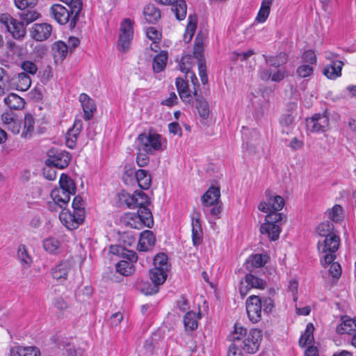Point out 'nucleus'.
Segmentation results:
<instances>
[{
  "mask_svg": "<svg viewBox=\"0 0 356 356\" xmlns=\"http://www.w3.org/2000/svg\"><path fill=\"white\" fill-rule=\"evenodd\" d=\"M201 202L203 211L206 216L215 219L220 218L222 211V203L220 201V190L218 186H211L202 195Z\"/></svg>",
  "mask_w": 356,
  "mask_h": 356,
  "instance_id": "nucleus-1",
  "label": "nucleus"
},
{
  "mask_svg": "<svg viewBox=\"0 0 356 356\" xmlns=\"http://www.w3.org/2000/svg\"><path fill=\"white\" fill-rule=\"evenodd\" d=\"M136 149L152 155L165 148L161 136L154 131L144 132L136 138Z\"/></svg>",
  "mask_w": 356,
  "mask_h": 356,
  "instance_id": "nucleus-2",
  "label": "nucleus"
},
{
  "mask_svg": "<svg viewBox=\"0 0 356 356\" xmlns=\"http://www.w3.org/2000/svg\"><path fill=\"white\" fill-rule=\"evenodd\" d=\"M286 217L280 212L267 214L265 222L260 227V232L266 235L270 240L277 241L282 232L281 226L286 222Z\"/></svg>",
  "mask_w": 356,
  "mask_h": 356,
  "instance_id": "nucleus-3",
  "label": "nucleus"
},
{
  "mask_svg": "<svg viewBox=\"0 0 356 356\" xmlns=\"http://www.w3.org/2000/svg\"><path fill=\"white\" fill-rule=\"evenodd\" d=\"M122 222L131 228L141 229L145 227H152L154 220L149 209L142 207L137 212H127L122 217Z\"/></svg>",
  "mask_w": 356,
  "mask_h": 356,
  "instance_id": "nucleus-4",
  "label": "nucleus"
},
{
  "mask_svg": "<svg viewBox=\"0 0 356 356\" xmlns=\"http://www.w3.org/2000/svg\"><path fill=\"white\" fill-rule=\"evenodd\" d=\"M340 238L337 235H329L323 241H319L318 249L323 266L330 264L336 258V252L339 249Z\"/></svg>",
  "mask_w": 356,
  "mask_h": 356,
  "instance_id": "nucleus-5",
  "label": "nucleus"
},
{
  "mask_svg": "<svg viewBox=\"0 0 356 356\" xmlns=\"http://www.w3.org/2000/svg\"><path fill=\"white\" fill-rule=\"evenodd\" d=\"M284 198L270 190H266L264 197L258 204V209L265 213L269 214L273 212H280L284 207Z\"/></svg>",
  "mask_w": 356,
  "mask_h": 356,
  "instance_id": "nucleus-6",
  "label": "nucleus"
},
{
  "mask_svg": "<svg viewBox=\"0 0 356 356\" xmlns=\"http://www.w3.org/2000/svg\"><path fill=\"white\" fill-rule=\"evenodd\" d=\"M86 211L79 210L70 211L63 209L59 213V219L61 223L69 230L77 229L84 221Z\"/></svg>",
  "mask_w": 356,
  "mask_h": 356,
  "instance_id": "nucleus-7",
  "label": "nucleus"
},
{
  "mask_svg": "<svg viewBox=\"0 0 356 356\" xmlns=\"http://www.w3.org/2000/svg\"><path fill=\"white\" fill-rule=\"evenodd\" d=\"M0 22L5 25L8 31L17 40L22 39L26 35V28L22 22L14 19L8 13L0 15Z\"/></svg>",
  "mask_w": 356,
  "mask_h": 356,
  "instance_id": "nucleus-8",
  "label": "nucleus"
},
{
  "mask_svg": "<svg viewBox=\"0 0 356 356\" xmlns=\"http://www.w3.org/2000/svg\"><path fill=\"white\" fill-rule=\"evenodd\" d=\"M337 56L332 52L325 53V58L330 61L323 70V74L329 79L334 80L341 76L343 63L337 59Z\"/></svg>",
  "mask_w": 356,
  "mask_h": 356,
  "instance_id": "nucleus-9",
  "label": "nucleus"
},
{
  "mask_svg": "<svg viewBox=\"0 0 356 356\" xmlns=\"http://www.w3.org/2000/svg\"><path fill=\"white\" fill-rule=\"evenodd\" d=\"M261 339L262 333L261 330L257 329L251 330L243 339L241 348L244 352L253 354L258 350Z\"/></svg>",
  "mask_w": 356,
  "mask_h": 356,
  "instance_id": "nucleus-10",
  "label": "nucleus"
},
{
  "mask_svg": "<svg viewBox=\"0 0 356 356\" xmlns=\"http://www.w3.org/2000/svg\"><path fill=\"white\" fill-rule=\"evenodd\" d=\"M330 120L325 113H315L306 120L307 130L312 133H323L328 129Z\"/></svg>",
  "mask_w": 356,
  "mask_h": 356,
  "instance_id": "nucleus-11",
  "label": "nucleus"
},
{
  "mask_svg": "<svg viewBox=\"0 0 356 356\" xmlns=\"http://www.w3.org/2000/svg\"><path fill=\"white\" fill-rule=\"evenodd\" d=\"M63 190L56 188L51 191L50 195L52 202H48V208L51 211H57L58 209L63 210L68 204L72 195Z\"/></svg>",
  "mask_w": 356,
  "mask_h": 356,
  "instance_id": "nucleus-12",
  "label": "nucleus"
},
{
  "mask_svg": "<svg viewBox=\"0 0 356 356\" xmlns=\"http://www.w3.org/2000/svg\"><path fill=\"white\" fill-rule=\"evenodd\" d=\"M287 76V71L284 67L281 69L262 68L259 70V76L264 81L280 82Z\"/></svg>",
  "mask_w": 356,
  "mask_h": 356,
  "instance_id": "nucleus-13",
  "label": "nucleus"
},
{
  "mask_svg": "<svg viewBox=\"0 0 356 356\" xmlns=\"http://www.w3.org/2000/svg\"><path fill=\"white\" fill-rule=\"evenodd\" d=\"M52 27L49 24L41 23L34 24L31 30L30 35L32 38L37 41H44L49 38Z\"/></svg>",
  "mask_w": 356,
  "mask_h": 356,
  "instance_id": "nucleus-14",
  "label": "nucleus"
},
{
  "mask_svg": "<svg viewBox=\"0 0 356 356\" xmlns=\"http://www.w3.org/2000/svg\"><path fill=\"white\" fill-rule=\"evenodd\" d=\"M71 160V155L69 152L62 150L56 152L54 155H49L47 163L49 165L57 168L63 169L66 168Z\"/></svg>",
  "mask_w": 356,
  "mask_h": 356,
  "instance_id": "nucleus-15",
  "label": "nucleus"
},
{
  "mask_svg": "<svg viewBox=\"0 0 356 356\" xmlns=\"http://www.w3.org/2000/svg\"><path fill=\"white\" fill-rule=\"evenodd\" d=\"M202 42L197 41V38L195 40V45L194 47V54L198 59V70L199 75L201 79V81L203 84H206L208 82V76L207 73V66L205 60L202 57Z\"/></svg>",
  "mask_w": 356,
  "mask_h": 356,
  "instance_id": "nucleus-16",
  "label": "nucleus"
},
{
  "mask_svg": "<svg viewBox=\"0 0 356 356\" xmlns=\"http://www.w3.org/2000/svg\"><path fill=\"white\" fill-rule=\"evenodd\" d=\"M71 269V262L63 261L51 269L52 277L58 281L63 282L67 280Z\"/></svg>",
  "mask_w": 356,
  "mask_h": 356,
  "instance_id": "nucleus-17",
  "label": "nucleus"
},
{
  "mask_svg": "<svg viewBox=\"0 0 356 356\" xmlns=\"http://www.w3.org/2000/svg\"><path fill=\"white\" fill-rule=\"evenodd\" d=\"M155 236L150 230H145L141 232L138 240V250L146 252L152 249L155 245Z\"/></svg>",
  "mask_w": 356,
  "mask_h": 356,
  "instance_id": "nucleus-18",
  "label": "nucleus"
},
{
  "mask_svg": "<svg viewBox=\"0 0 356 356\" xmlns=\"http://www.w3.org/2000/svg\"><path fill=\"white\" fill-rule=\"evenodd\" d=\"M79 101L84 113V119L86 120H90L94 112L96 111V105L92 99H91L87 94L81 93L79 96Z\"/></svg>",
  "mask_w": 356,
  "mask_h": 356,
  "instance_id": "nucleus-19",
  "label": "nucleus"
},
{
  "mask_svg": "<svg viewBox=\"0 0 356 356\" xmlns=\"http://www.w3.org/2000/svg\"><path fill=\"white\" fill-rule=\"evenodd\" d=\"M82 129V122L81 120H75L73 127L68 130L66 134V145L73 149L75 147L78 136Z\"/></svg>",
  "mask_w": 356,
  "mask_h": 356,
  "instance_id": "nucleus-20",
  "label": "nucleus"
},
{
  "mask_svg": "<svg viewBox=\"0 0 356 356\" xmlns=\"http://www.w3.org/2000/svg\"><path fill=\"white\" fill-rule=\"evenodd\" d=\"M268 257L265 254H254L250 255L245 261V268L252 271L254 268L264 266L268 261Z\"/></svg>",
  "mask_w": 356,
  "mask_h": 356,
  "instance_id": "nucleus-21",
  "label": "nucleus"
},
{
  "mask_svg": "<svg viewBox=\"0 0 356 356\" xmlns=\"http://www.w3.org/2000/svg\"><path fill=\"white\" fill-rule=\"evenodd\" d=\"M274 0H262L259 10L254 19V22L257 24L265 23L270 13V8Z\"/></svg>",
  "mask_w": 356,
  "mask_h": 356,
  "instance_id": "nucleus-22",
  "label": "nucleus"
},
{
  "mask_svg": "<svg viewBox=\"0 0 356 356\" xmlns=\"http://www.w3.org/2000/svg\"><path fill=\"white\" fill-rule=\"evenodd\" d=\"M341 323L337 327V332L340 334H351L355 331L356 324L354 318H349L345 315L341 316Z\"/></svg>",
  "mask_w": 356,
  "mask_h": 356,
  "instance_id": "nucleus-23",
  "label": "nucleus"
},
{
  "mask_svg": "<svg viewBox=\"0 0 356 356\" xmlns=\"http://www.w3.org/2000/svg\"><path fill=\"white\" fill-rule=\"evenodd\" d=\"M17 257L24 268H29L33 263V259L30 255L27 247L20 244L17 247Z\"/></svg>",
  "mask_w": 356,
  "mask_h": 356,
  "instance_id": "nucleus-24",
  "label": "nucleus"
},
{
  "mask_svg": "<svg viewBox=\"0 0 356 356\" xmlns=\"http://www.w3.org/2000/svg\"><path fill=\"white\" fill-rule=\"evenodd\" d=\"M67 45L62 41H57L53 44L52 54L56 63H60L64 60L67 56Z\"/></svg>",
  "mask_w": 356,
  "mask_h": 356,
  "instance_id": "nucleus-25",
  "label": "nucleus"
},
{
  "mask_svg": "<svg viewBox=\"0 0 356 356\" xmlns=\"http://www.w3.org/2000/svg\"><path fill=\"white\" fill-rule=\"evenodd\" d=\"M11 356H40V351L36 346H17L10 350Z\"/></svg>",
  "mask_w": 356,
  "mask_h": 356,
  "instance_id": "nucleus-26",
  "label": "nucleus"
},
{
  "mask_svg": "<svg viewBox=\"0 0 356 356\" xmlns=\"http://www.w3.org/2000/svg\"><path fill=\"white\" fill-rule=\"evenodd\" d=\"M143 16L147 23L155 24L161 18V12L154 5L148 4L143 9Z\"/></svg>",
  "mask_w": 356,
  "mask_h": 356,
  "instance_id": "nucleus-27",
  "label": "nucleus"
},
{
  "mask_svg": "<svg viewBox=\"0 0 356 356\" xmlns=\"http://www.w3.org/2000/svg\"><path fill=\"white\" fill-rule=\"evenodd\" d=\"M134 175L138 186L140 188L147 190L150 187L152 184V177L148 171L140 169L134 172Z\"/></svg>",
  "mask_w": 356,
  "mask_h": 356,
  "instance_id": "nucleus-28",
  "label": "nucleus"
},
{
  "mask_svg": "<svg viewBox=\"0 0 356 356\" xmlns=\"http://www.w3.org/2000/svg\"><path fill=\"white\" fill-rule=\"evenodd\" d=\"M5 104L10 109L21 110L24 107V99L15 93H10L3 100Z\"/></svg>",
  "mask_w": 356,
  "mask_h": 356,
  "instance_id": "nucleus-29",
  "label": "nucleus"
},
{
  "mask_svg": "<svg viewBox=\"0 0 356 356\" xmlns=\"http://www.w3.org/2000/svg\"><path fill=\"white\" fill-rule=\"evenodd\" d=\"M203 233L199 217L192 218V240L195 246H197L202 242Z\"/></svg>",
  "mask_w": 356,
  "mask_h": 356,
  "instance_id": "nucleus-30",
  "label": "nucleus"
},
{
  "mask_svg": "<svg viewBox=\"0 0 356 356\" xmlns=\"http://www.w3.org/2000/svg\"><path fill=\"white\" fill-rule=\"evenodd\" d=\"M15 88L17 90L26 91L31 85L30 76L26 73H19L14 79Z\"/></svg>",
  "mask_w": 356,
  "mask_h": 356,
  "instance_id": "nucleus-31",
  "label": "nucleus"
},
{
  "mask_svg": "<svg viewBox=\"0 0 356 356\" xmlns=\"http://www.w3.org/2000/svg\"><path fill=\"white\" fill-rule=\"evenodd\" d=\"M42 246L44 250L49 254H56L61 251V243L54 237L50 236L44 239Z\"/></svg>",
  "mask_w": 356,
  "mask_h": 356,
  "instance_id": "nucleus-32",
  "label": "nucleus"
},
{
  "mask_svg": "<svg viewBox=\"0 0 356 356\" xmlns=\"http://www.w3.org/2000/svg\"><path fill=\"white\" fill-rule=\"evenodd\" d=\"M266 64L269 67H273L275 69H280V67L286 63L288 56L284 53H280L276 56H264Z\"/></svg>",
  "mask_w": 356,
  "mask_h": 356,
  "instance_id": "nucleus-33",
  "label": "nucleus"
},
{
  "mask_svg": "<svg viewBox=\"0 0 356 356\" xmlns=\"http://www.w3.org/2000/svg\"><path fill=\"white\" fill-rule=\"evenodd\" d=\"M115 270L123 276H130L134 273L136 268L134 264L127 260H120L115 264Z\"/></svg>",
  "mask_w": 356,
  "mask_h": 356,
  "instance_id": "nucleus-34",
  "label": "nucleus"
},
{
  "mask_svg": "<svg viewBox=\"0 0 356 356\" xmlns=\"http://www.w3.org/2000/svg\"><path fill=\"white\" fill-rule=\"evenodd\" d=\"M60 187L58 189H64L63 191L74 195L76 193V186L73 180L67 175L62 174L59 179Z\"/></svg>",
  "mask_w": 356,
  "mask_h": 356,
  "instance_id": "nucleus-35",
  "label": "nucleus"
},
{
  "mask_svg": "<svg viewBox=\"0 0 356 356\" xmlns=\"http://www.w3.org/2000/svg\"><path fill=\"white\" fill-rule=\"evenodd\" d=\"M168 60V53L162 51L153 59L152 67L154 72L159 73L164 70Z\"/></svg>",
  "mask_w": 356,
  "mask_h": 356,
  "instance_id": "nucleus-36",
  "label": "nucleus"
},
{
  "mask_svg": "<svg viewBox=\"0 0 356 356\" xmlns=\"http://www.w3.org/2000/svg\"><path fill=\"white\" fill-rule=\"evenodd\" d=\"M202 318V313H186L184 323L186 329L194 330L197 327V319Z\"/></svg>",
  "mask_w": 356,
  "mask_h": 356,
  "instance_id": "nucleus-37",
  "label": "nucleus"
},
{
  "mask_svg": "<svg viewBox=\"0 0 356 356\" xmlns=\"http://www.w3.org/2000/svg\"><path fill=\"white\" fill-rule=\"evenodd\" d=\"M172 11L175 13L176 18L178 20H183L185 19L187 13V5L184 0H177L172 4Z\"/></svg>",
  "mask_w": 356,
  "mask_h": 356,
  "instance_id": "nucleus-38",
  "label": "nucleus"
},
{
  "mask_svg": "<svg viewBox=\"0 0 356 356\" xmlns=\"http://www.w3.org/2000/svg\"><path fill=\"white\" fill-rule=\"evenodd\" d=\"M314 327L312 323H309L307 325L305 333L299 339L300 346L304 347L307 345H311L314 342Z\"/></svg>",
  "mask_w": 356,
  "mask_h": 356,
  "instance_id": "nucleus-39",
  "label": "nucleus"
},
{
  "mask_svg": "<svg viewBox=\"0 0 356 356\" xmlns=\"http://www.w3.org/2000/svg\"><path fill=\"white\" fill-rule=\"evenodd\" d=\"M149 276L156 286L164 283L168 276V272L158 270V268H152L149 271Z\"/></svg>",
  "mask_w": 356,
  "mask_h": 356,
  "instance_id": "nucleus-40",
  "label": "nucleus"
},
{
  "mask_svg": "<svg viewBox=\"0 0 356 356\" xmlns=\"http://www.w3.org/2000/svg\"><path fill=\"white\" fill-rule=\"evenodd\" d=\"M244 280L251 289H264L266 286V282L264 280L259 278L251 273L247 274Z\"/></svg>",
  "mask_w": 356,
  "mask_h": 356,
  "instance_id": "nucleus-41",
  "label": "nucleus"
},
{
  "mask_svg": "<svg viewBox=\"0 0 356 356\" xmlns=\"http://www.w3.org/2000/svg\"><path fill=\"white\" fill-rule=\"evenodd\" d=\"M164 271H168L170 264L168 256L164 253H159L154 258V268Z\"/></svg>",
  "mask_w": 356,
  "mask_h": 356,
  "instance_id": "nucleus-42",
  "label": "nucleus"
},
{
  "mask_svg": "<svg viewBox=\"0 0 356 356\" xmlns=\"http://www.w3.org/2000/svg\"><path fill=\"white\" fill-rule=\"evenodd\" d=\"M195 102L196 108L200 116L203 119H207L209 115V106L208 102L201 96H197Z\"/></svg>",
  "mask_w": 356,
  "mask_h": 356,
  "instance_id": "nucleus-43",
  "label": "nucleus"
},
{
  "mask_svg": "<svg viewBox=\"0 0 356 356\" xmlns=\"http://www.w3.org/2000/svg\"><path fill=\"white\" fill-rule=\"evenodd\" d=\"M12 89V83L6 71L0 67V96Z\"/></svg>",
  "mask_w": 356,
  "mask_h": 356,
  "instance_id": "nucleus-44",
  "label": "nucleus"
},
{
  "mask_svg": "<svg viewBox=\"0 0 356 356\" xmlns=\"http://www.w3.org/2000/svg\"><path fill=\"white\" fill-rule=\"evenodd\" d=\"M327 215L332 221L339 222L343 219V209L341 205L335 204L327 211Z\"/></svg>",
  "mask_w": 356,
  "mask_h": 356,
  "instance_id": "nucleus-45",
  "label": "nucleus"
},
{
  "mask_svg": "<svg viewBox=\"0 0 356 356\" xmlns=\"http://www.w3.org/2000/svg\"><path fill=\"white\" fill-rule=\"evenodd\" d=\"M188 24L186 27V31L184 34V40L186 42H189L193 38L197 27V19L195 17L189 16L188 19Z\"/></svg>",
  "mask_w": 356,
  "mask_h": 356,
  "instance_id": "nucleus-46",
  "label": "nucleus"
},
{
  "mask_svg": "<svg viewBox=\"0 0 356 356\" xmlns=\"http://www.w3.org/2000/svg\"><path fill=\"white\" fill-rule=\"evenodd\" d=\"M262 302L259 296H250L246 300V312H261Z\"/></svg>",
  "mask_w": 356,
  "mask_h": 356,
  "instance_id": "nucleus-47",
  "label": "nucleus"
},
{
  "mask_svg": "<svg viewBox=\"0 0 356 356\" xmlns=\"http://www.w3.org/2000/svg\"><path fill=\"white\" fill-rule=\"evenodd\" d=\"M34 131V118L32 115L26 114L24 117V129L22 136L24 138L31 136Z\"/></svg>",
  "mask_w": 356,
  "mask_h": 356,
  "instance_id": "nucleus-48",
  "label": "nucleus"
},
{
  "mask_svg": "<svg viewBox=\"0 0 356 356\" xmlns=\"http://www.w3.org/2000/svg\"><path fill=\"white\" fill-rule=\"evenodd\" d=\"M134 35L120 33L118 40V49L119 51L125 52L130 47Z\"/></svg>",
  "mask_w": 356,
  "mask_h": 356,
  "instance_id": "nucleus-49",
  "label": "nucleus"
},
{
  "mask_svg": "<svg viewBox=\"0 0 356 356\" xmlns=\"http://www.w3.org/2000/svg\"><path fill=\"white\" fill-rule=\"evenodd\" d=\"M246 329H244L241 326H238L237 324L234 325V330L229 334L228 339L233 341V343H236L241 340L243 339L245 336L247 335Z\"/></svg>",
  "mask_w": 356,
  "mask_h": 356,
  "instance_id": "nucleus-50",
  "label": "nucleus"
},
{
  "mask_svg": "<svg viewBox=\"0 0 356 356\" xmlns=\"http://www.w3.org/2000/svg\"><path fill=\"white\" fill-rule=\"evenodd\" d=\"M135 196L136 208H138V209H142V207L149 209L147 207L149 204V198L143 191H136Z\"/></svg>",
  "mask_w": 356,
  "mask_h": 356,
  "instance_id": "nucleus-51",
  "label": "nucleus"
},
{
  "mask_svg": "<svg viewBox=\"0 0 356 356\" xmlns=\"http://www.w3.org/2000/svg\"><path fill=\"white\" fill-rule=\"evenodd\" d=\"M334 229L333 224L330 221H325L320 223L316 227V232L321 236L327 237L329 235H334L332 233Z\"/></svg>",
  "mask_w": 356,
  "mask_h": 356,
  "instance_id": "nucleus-52",
  "label": "nucleus"
},
{
  "mask_svg": "<svg viewBox=\"0 0 356 356\" xmlns=\"http://www.w3.org/2000/svg\"><path fill=\"white\" fill-rule=\"evenodd\" d=\"M119 200L122 203L125 204L128 208H136L135 192L133 194H129L125 191H123L119 194Z\"/></svg>",
  "mask_w": 356,
  "mask_h": 356,
  "instance_id": "nucleus-53",
  "label": "nucleus"
},
{
  "mask_svg": "<svg viewBox=\"0 0 356 356\" xmlns=\"http://www.w3.org/2000/svg\"><path fill=\"white\" fill-rule=\"evenodd\" d=\"M194 58L190 55H185L181 57L179 62V70L183 73L191 71Z\"/></svg>",
  "mask_w": 356,
  "mask_h": 356,
  "instance_id": "nucleus-54",
  "label": "nucleus"
},
{
  "mask_svg": "<svg viewBox=\"0 0 356 356\" xmlns=\"http://www.w3.org/2000/svg\"><path fill=\"white\" fill-rule=\"evenodd\" d=\"M314 73L313 65L309 64H302L296 70L297 75L300 78H307Z\"/></svg>",
  "mask_w": 356,
  "mask_h": 356,
  "instance_id": "nucleus-55",
  "label": "nucleus"
},
{
  "mask_svg": "<svg viewBox=\"0 0 356 356\" xmlns=\"http://www.w3.org/2000/svg\"><path fill=\"white\" fill-rule=\"evenodd\" d=\"M120 33L134 35V21L124 19L120 23Z\"/></svg>",
  "mask_w": 356,
  "mask_h": 356,
  "instance_id": "nucleus-56",
  "label": "nucleus"
},
{
  "mask_svg": "<svg viewBox=\"0 0 356 356\" xmlns=\"http://www.w3.org/2000/svg\"><path fill=\"white\" fill-rule=\"evenodd\" d=\"M21 67L24 71V73L34 75L38 72V67L35 63L30 60H24L21 63Z\"/></svg>",
  "mask_w": 356,
  "mask_h": 356,
  "instance_id": "nucleus-57",
  "label": "nucleus"
},
{
  "mask_svg": "<svg viewBox=\"0 0 356 356\" xmlns=\"http://www.w3.org/2000/svg\"><path fill=\"white\" fill-rule=\"evenodd\" d=\"M147 38L154 42V44L157 47L161 39V33L154 27H149L146 31Z\"/></svg>",
  "mask_w": 356,
  "mask_h": 356,
  "instance_id": "nucleus-58",
  "label": "nucleus"
},
{
  "mask_svg": "<svg viewBox=\"0 0 356 356\" xmlns=\"http://www.w3.org/2000/svg\"><path fill=\"white\" fill-rule=\"evenodd\" d=\"M298 281L295 278L291 279L287 284V291L291 293L295 301L298 299Z\"/></svg>",
  "mask_w": 356,
  "mask_h": 356,
  "instance_id": "nucleus-59",
  "label": "nucleus"
},
{
  "mask_svg": "<svg viewBox=\"0 0 356 356\" xmlns=\"http://www.w3.org/2000/svg\"><path fill=\"white\" fill-rule=\"evenodd\" d=\"M40 15L35 10H28L21 14V18L26 24L31 23L37 20L40 17Z\"/></svg>",
  "mask_w": 356,
  "mask_h": 356,
  "instance_id": "nucleus-60",
  "label": "nucleus"
},
{
  "mask_svg": "<svg viewBox=\"0 0 356 356\" xmlns=\"http://www.w3.org/2000/svg\"><path fill=\"white\" fill-rule=\"evenodd\" d=\"M294 118L291 114H284L282 116L280 123L283 127V131L289 134L290 131V126L293 124Z\"/></svg>",
  "mask_w": 356,
  "mask_h": 356,
  "instance_id": "nucleus-61",
  "label": "nucleus"
},
{
  "mask_svg": "<svg viewBox=\"0 0 356 356\" xmlns=\"http://www.w3.org/2000/svg\"><path fill=\"white\" fill-rule=\"evenodd\" d=\"M302 60L305 64L313 65L316 63V56L314 51L309 49L305 51L302 56Z\"/></svg>",
  "mask_w": 356,
  "mask_h": 356,
  "instance_id": "nucleus-62",
  "label": "nucleus"
},
{
  "mask_svg": "<svg viewBox=\"0 0 356 356\" xmlns=\"http://www.w3.org/2000/svg\"><path fill=\"white\" fill-rule=\"evenodd\" d=\"M38 3V0H15L16 7L20 10L33 8Z\"/></svg>",
  "mask_w": 356,
  "mask_h": 356,
  "instance_id": "nucleus-63",
  "label": "nucleus"
},
{
  "mask_svg": "<svg viewBox=\"0 0 356 356\" xmlns=\"http://www.w3.org/2000/svg\"><path fill=\"white\" fill-rule=\"evenodd\" d=\"M330 265L329 273L333 277L339 278L341 275V268L339 263L332 261L330 264H327L324 267Z\"/></svg>",
  "mask_w": 356,
  "mask_h": 356,
  "instance_id": "nucleus-64",
  "label": "nucleus"
}]
</instances>
